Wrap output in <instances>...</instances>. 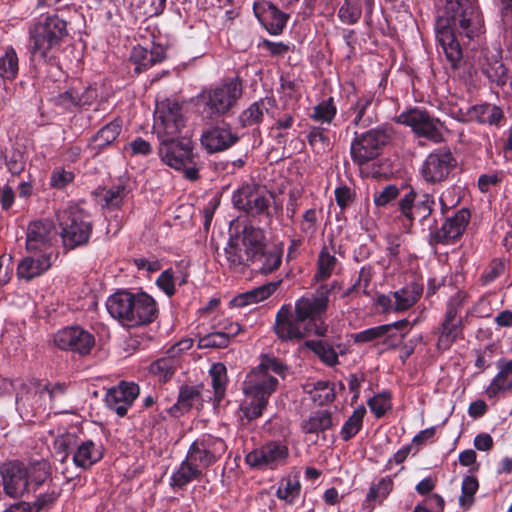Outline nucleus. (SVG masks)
Instances as JSON below:
<instances>
[{"mask_svg": "<svg viewBox=\"0 0 512 512\" xmlns=\"http://www.w3.org/2000/svg\"><path fill=\"white\" fill-rule=\"evenodd\" d=\"M53 447L61 462H65L71 454L74 465L84 470L98 463L104 455L101 442L86 438L81 431L58 435Z\"/></svg>", "mask_w": 512, "mask_h": 512, "instance_id": "obj_5", "label": "nucleus"}, {"mask_svg": "<svg viewBox=\"0 0 512 512\" xmlns=\"http://www.w3.org/2000/svg\"><path fill=\"white\" fill-rule=\"evenodd\" d=\"M307 346L319 357V359L328 366L338 364V354L333 345L324 340H312L307 342Z\"/></svg>", "mask_w": 512, "mask_h": 512, "instance_id": "obj_49", "label": "nucleus"}, {"mask_svg": "<svg viewBox=\"0 0 512 512\" xmlns=\"http://www.w3.org/2000/svg\"><path fill=\"white\" fill-rule=\"evenodd\" d=\"M73 171L66 170L63 167H55L50 176V186L54 189H64L74 181Z\"/></svg>", "mask_w": 512, "mask_h": 512, "instance_id": "obj_62", "label": "nucleus"}, {"mask_svg": "<svg viewBox=\"0 0 512 512\" xmlns=\"http://www.w3.org/2000/svg\"><path fill=\"white\" fill-rule=\"evenodd\" d=\"M367 405L376 418H381L392 408L391 395L388 392L376 394L367 401Z\"/></svg>", "mask_w": 512, "mask_h": 512, "instance_id": "obj_57", "label": "nucleus"}, {"mask_svg": "<svg viewBox=\"0 0 512 512\" xmlns=\"http://www.w3.org/2000/svg\"><path fill=\"white\" fill-rule=\"evenodd\" d=\"M462 331V324L442 323L438 331L437 348L442 351L448 350L457 339L462 337Z\"/></svg>", "mask_w": 512, "mask_h": 512, "instance_id": "obj_45", "label": "nucleus"}, {"mask_svg": "<svg viewBox=\"0 0 512 512\" xmlns=\"http://www.w3.org/2000/svg\"><path fill=\"white\" fill-rule=\"evenodd\" d=\"M339 283L321 285L315 293H307L295 302V312L300 320L308 323L313 333L317 336H325L328 326L323 319L329 304V295Z\"/></svg>", "mask_w": 512, "mask_h": 512, "instance_id": "obj_7", "label": "nucleus"}, {"mask_svg": "<svg viewBox=\"0 0 512 512\" xmlns=\"http://www.w3.org/2000/svg\"><path fill=\"white\" fill-rule=\"evenodd\" d=\"M365 414L366 408L363 405L358 406L353 411L341 427L340 437L342 440L349 441L358 434L363 426Z\"/></svg>", "mask_w": 512, "mask_h": 512, "instance_id": "obj_42", "label": "nucleus"}, {"mask_svg": "<svg viewBox=\"0 0 512 512\" xmlns=\"http://www.w3.org/2000/svg\"><path fill=\"white\" fill-rule=\"evenodd\" d=\"M497 374L485 389L488 398H496L512 391V359H500L496 363Z\"/></svg>", "mask_w": 512, "mask_h": 512, "instance_id": "obj_30", "label": "nucleus"}, {"mask_svg": "<svg viewBox=\"0 0 512 512\" xmlns=\"http://www.w3.org/2000/svg\"><path fill=\"white\" fill-rule=\"evenodd\" d=\"M186 281V276L182 273H177L172 268L164 270L157 278L156 285L163 291L168 297H171L175 293L176 283L181 285Z\"/></svg>", "mask_w": 512, "mask_h": 512, "instance_id": "obj_48", "label": "nucleus"}, {"mask_svg": "<svg viewBox=\"0 0 512 512\" xmlns=\"http://www.w3.org/2000/svg\"><path fill=\"white\" fill-rule=\"evenodd\" d=\"M68 35L67 22L57 14L35 18L28 27L31 58L44 64H56Z\"/></svg>", "mask_w": 512, "mask_h": 512, "instance_id": "obj_3", "label": "nucleus"}, {"mask_svg": "<svg viewBox=\"0 0 512 512\" xmlns=\"http://www.w3.org/2000/svg\"><path fill=\"white\" fill-rule=\"evenodd\" d=\"M381 327L385 328L383 336H381L383 348L394 349L402 343L412 325L407 319H402L390 324H383Z\"/></svg>", "mask_w": 512, "mask_h": 512, "instance_id": "obj_34", "label": "nucleus"}, {"mask_svg": "<svg viewBox=\"0 0 512 512\" xmlns=\"http://www.w3.org/2000/svg\"><path fill=\"white\" fill-rule=\"evenodd\" d=\"M478 65L482 74L499 87L510 80L508 68L503 63L502 50L499 47H486L481 50Z\"/></svg>", "mask_w": 512, "mask_h": 512, "instance_id": "obj_17", "label": "nucleus"}, {"mask_svg": "<svg viewBox=\"0 0 512 512\" xmlns=\"http://www.w3.org/2000/svg\"><path fill=\"white\" fill-rule=\"evenodd\" d=\"M64 245L74 248L85 244L92 231L88 214L76 204H67L56 213Z\"/></svg>", "mask_w": 512, "mask_h": 512, "instance_id": "obj_8", "label": "nucleus"}, {"mask_svg": "<svg viewBox=\"0 0 512 512\" xmlns=\"http://www.w3.org/2000/svg\"><path fill=\"white\" fill-rule=\"evenodd\" d=\"M226 450L227 445L221 437L204 433L191 443L187 456L198 466L206 469L215 464Z\"/></svg>", "mask_w": 512, "mask_h": 512, "instance_id": "obj_15", "label": "nucleus"}, {"mask_svg": "<svg viewBox=\"0 0 512 512\" xmlns=\"http://www.w3.org/2000/svg\"><path fill=\"white\" fill-rule=\"evenodd\" d=\"M375 100V92L365 91L361 93L355 102L351 103L350 111L354 114L352 123L355 126L364 125V115Z\"/></svg>", "mask_w": 512, "mask_h": 512, "instance_id": "obj_50", "label": "nucleus"}, {"mask_svg": "<svg viewBox=\"0 0 512 512\" xmlns=\"http://www.w3.org/2000/svg\"><path fill=\"white\" fill-rule=\"evenodd\" d=\"M59 494L57 487L49 486L45 493L37 496L32 506L36 511L41 512L43 509L51 507L59 497Z\"/></svg>", "mask_w": 512, "mask_h": 512, "instance_id": "obj_64", "label": "nucleus"}, {"mask_svg": "<svg viewBox=\"0 0 512 512\" xmlns=\"http://www.w3.org/2000/svg\"><path fill=\"white\" fill-rule=\"evenodd\" d=\"M289 457L288 446L280 441H268L254 448L245 456V463L257 470H275L286 464Z\"/></svg>", "mask_w": 512, "mask_h": 512, "instance_id": "obj_11", "label": "nucleus"}, {"mask_svg": "<svg viewBox=\"0 0 512 512\" xmlns=\"http://www.w3.org/2000/svg\"><path fill=\"white\" fill-rule=\"evenodd\" d=\"M242 95L238 78L229 79L202 89L196 96V105L209 119L225 116Z\"/></svg>", "mask_w": 512, "mask_h": 512, "instance_id": "obj_6", "label": "nucleus"}, {"mask_svg": "<svg viewBox=\"0 0 512 512\" xmlns=\"http://www.w3.org/2000/svg\"><path fill=\"white\" fill-rule=\"evenodd\" d=\"M176 366L177 360L167 352L166 356L161 357L150 364L149 372L156 376L160 381H167L173 376Z\"/></svg>", "mask_w": 512, "mask_h": 512, "instance_id": "obj_47", "label": "nucleus"}, {"mask_svg": "<svg viewBox=\"0 0 512 512\" xmlns=\"http://www.w3.org/2000/svg\"><path fill=\"white\" fill-rule=\"evenodd\" d=\"M457 160L448 148L440 147L430 152L420 167V175L428 184L445 181L456 168Z\"/></svg>", "mask_w": 512, "mask_h": 512, "instance_id": "obj_14", "label": "nucleus"}, {"mask_svg": "<svg viewBox=\"0 0 512 512\" xmlns=\"http://www.w3.org/2000/svg\"><path fill=\"white\" fill-rule=\"evenodd\" d=\"M106 308L111 317L128 328L150 324L158 316L157 303L146 292L119 290L107 298Z\"/></svg>", "mask_w": 512, "mask_h": 512, "instance_id": "obj_4", "label": "nucleus"}, {"mask_svg": "<svg viewBox=\"0 0 512 512\" xmlns=\"http://www.w3.org/2000/svg\"><path fill=\"white\" fill-rule=\"evenodd\" d=\"M274 329L282 340L302 339L313 332L310 325L300 320L296 313L293 315L290 306L286 305L277 312Z\"/></svg>", "mask_w": 512, "mask_h": 512, "instance_id": "obj_22", "label": "nucleus"}, {"mask_svg": "<svg viewBox=\"0 0 512 512\" xmlns=\"http://www.w3.org/2000/svg\"><path fill=\"white\" fill-rule=\"evenodd\" d=\"M445 14L436 24V40L447 61L456 68L462 59V49L455 29L468 40L479 38L485 31L483 14L477 0H446Z\"/></svg>", "mask_w": 512, "mask_h": 512, "instance_id": "obj_1", "label": "nucleus"}, {"mask_svg": "<svg viewBox=\"0 0 512 512\" xmlns=\"http://www.w3.org/2000/svg\"><path fill=\"white\" fill-rule=\"evenodd\" d=\"M479 483L476 477L467 475L462 480L461 495L459 497V506L463 510H468L475 501V494L478 491Z\"/></svg>", "mask_w": 512, "mask_h": 512, "instance_id": "obj_52", "label": "nucleus"}, {"mask_svg": "<svg viewBox=\"0 0 512 512\" xmlns=\"http://www.w3.org/2000/svg\"><path fill=\"white\" fill-rule=\"evenodd\" d=\"M203 468L198 466L197 463L190 460L186 455V458L180 463L178 468L173 471L170 476V486L173 489H181L187 484L196 480L202 476Z\"/></svg>", "mask_w": 512, "mask_h": 512, "instance_id": "obj_32", "label": "nucleus"}, {"mask_svg": "<svg viewBox=\"0 0 512 512\" xmlns=\"http://www.w3.org/2000/svg\"><path fill=\"white\" fill-rule=\"evenodd\" d=\"M253 11L258 20L271 35L282 34L289 20V14L282 12L272 2L258 0L253 5Z\"/></svg>", "mask_w": 512, "mask_h": 512, "instance_id": "obj_25", "label": "nucleus"}, {"mask_svg": "<svg viewBox=\"0 0 512 512\" xmlns=\"http://www.w3.org/2000/svg\"><path fill=\"white\" fill-rule=\"evenodd\" d=\"M280 281L270 282L265 285L259 286L252 290L246 291L235 296L231 301L232 307H245L251 304L258 303L270 297L278 288Z\"/></svg>", "mask_w": 512, "mask_h": 512, "instance_id": "obj_33", "label": "nucleus"}, {"mask_svg": "<svg viewBox=\"0 0 512 512\" xmlns=\"http://www.w3.org/2000/svg\"><path fill=\"white\" fill-rule=\"evenodd\" d=\"M51 266V253L27 256L17 267V275L27 281L40 276Z\"/></svg>", "mask_w": 512, "mask_h": 512, "instance_id": "obj_31", "label": "nucleus"}, {"mask_svg": "<svg viewBox=\"0 0 512 512\" xmlns=\"http://www.w3.org/2000/svg\"><path fill=\"white\" fill-rule=\"evenodd\" d=\"M139 395V386L133 382H121L106 393V404L118 416L123 417Z\"/></svg>", "mask_w": 512, "mask_h": 512, "instance_id": "obj_26", "label": "nucleus"}, {"mask_svg": "<svg viewBox=\"0 0 512 512\" xmlns=\"http://www.w3.org/2000/svg\"><path fill=\"white\" fill-rule=\"evenodd\" d=\"M318 211L314 208L306 210L300 221L299 230L303 237L307 239H313L316 236L318 230Z\"/></svg>", "mask_w": 512, "mask_h": 512, "instance_id": "obj_55", "label": "nucleus"}, {"mask_svg": "<svg viewBox=\"0 0 512 512\" xmlns=\"http://www.w3.org/2000/svg\"><path fill=\"white\" fill-rule=\"evenodd\" d=\"M29 490L36 491L50 477V467L46 461H35L26 466Z\"/></svg>", "mask_w": 512, "mask_h": 512, "instance_id": "obj_43", "label": "nucleus"}, {"mask_svg": "<svg viewBox=\"0 0 512 512\" xmlns=\"http://www.w3.org/2000/svg\"><path fill=\"white\" fill-rule=\"evenodd\" d=\"M184 126L182 107L178 102L166 99L156 104L153 131L160 141L178 138Z\"/></svg>", "mask_w": 512, "mask_h": 512, "instance_id": "obj_10", "label": "nucleus"}, {"mask_svg": "<svg viewBox=\"0 0 512 512\" xmlns=\"http://www.w3.org/2000/svg\"><path fill=\"white\" fill-rule=\"evenodd\" d=\"M337 265V258L327 248L321 250L318 257V270L315 274L317 281L328 279Z\"/></svg>", "mask_w": 512, "mask_h": 512, "instance_id": "obj_53", "label": "nucleus"}, {"mask_svg": "<svg viewBox=\"0 0 512 512\" xmlns=\"http://www.w3.org/2000/svg\"><path fill=\"white\" fill-rule=\"evenodd\" d=\"M158 153L162 162L175 170L193 163L192 142L186 138L161 140Z\"/></svg>", "mask_w": 512, "mask_h": 512, "instance_id": "obj_16", "label": "nucleus"}, {"mask_svg": "<svg viewBox=\"0 0 512 512\" xmlns=\"http://www.w3.org/2000/svg\"><path fill=\"white\" fill-rule=\"evenodd\" d=\"M56 240V231L51 221L37 220L29 224L26 236V248L30 252L52 254V243Z\"/></svg>", "mask_w": 512, "mask_h": 512, "instance_id": "obj_23", "label": "nucleus"}, {"mask_svg": "<svg viewBox=\"0 0 512 512\" xmlns=\"http://www.w3.org/2000/svg\"><path fill=\"white\" fill-rule=\"evenodd\" d=\"M433 204L434 200L429 194L418 195L411 191L400 200L399 207L410 222H422L430 216Z\"/></svg>", "mask_w": 512, "mask_h": 512, "instance_id": "obj_27", "label": "nucleus"}, {"mask_svg": "<svg viewBox=\"0 0 512 512\" xmlns=\"http://www.w3.org/2000/svg\"><path fill=\"white\" fill-rule=\"evenodd\" d=\"M502 181L503 173L494 171L480 175L477 185L482 193L493 194L499 189Z\"/></svg>", "mask_w": 512, "mask_h": 512, "instance_id": "obj_58", "label": "nucleus"}, {"mask_svg": "<svg viewBox=\"0 0 512 512\" xmlns=\"http://www.w3.org/2000/svg\"><path fill=\"white\" fill-rule=\"evenodd\" d=\"M232 202L235 208L252 216L264 213L270 206L269 197L253 184L242 185L234 191Z\"/></svg>", "mask_w": 512, "mask_h": 512, "instance_id": "obj_20", "label": "nucleus"}, {"mask_svg": "<svg viewBox=\"0 0 512 512\" xmlns=\"http://www.w3.org/2000/svg\"><path fill=\"white\" fill-rule=\"evenodd\" d=\"M313 400L319 405L330 403L335 398L334 389L328 381H317L314 384Z\"/></svg>", "mask_w": 512, "mask_h": 512, "instance_id": "obj_63", "label": "nucleus"}, {"mask_svg": "<svg viewBox=\"0 0 512 512\" xmlns=\"http://www.w3.org/2000/svg\"><path fill=\"white\" fill-rule=\"evenodd\" d=\"M468 119L481 124L497 125L503 118V111L496 105L479 104L472 106L467 112Z\"/></svg>", "mask_w": 512, "mask_h": 512, "instance_id": "obj_36", "label": "nucleus"}, {"mask_svg": "<svg viewBox=\"0 0 512 512\" xmlns=\"http://www.w3.org/2000/svg\"><path fill=\"white\" fill-rule=\"evenodd\" d=\"M301 492L299 475H288L283 477L278 485L276 495L287 504H294Z\"/></svg>", "mask_w": 512, "mask_h": 512, "instance_id": "obj_39", "label": "nucleus"}, {"mask_svg": "<svg viewBox=\"0 0 512 512\" xmlns=\"http://www.w3.org/2000/svg\"><path fill=\"white\" fill-rule=\"evenodd\" d=\"M261 239L262 229L255 227H245L242 236L231 238L224 249L229 268L242 273L252 265L254 251Z\"/></svg>", "mask_w": 512, "mask_h": 512, "instance_id": "obj_9", "label": "nucleus"}, {"mask_svg": "<svg viewBox=\"0 0 512 512\" xmlns=\"http://www.w3.org/2000/svg\"><path fill=\"white\" fill-rule=\"evenodd\" d=\"M19 72V58L13 46H6L0 55V78L13 81Z\"/></svg>", "mask_w": 512, "mask_h": 512, "instance_id": "obj_37", "label": "nucleus"}, {"mask_svg": "<svg viewBox=\"0 0 512 512\" xmlns=\"http://www.w3.org/2000/svg\"><path fill=\"white\" fill-rule=\"evenodd\" d=\"M253 255L252 266L253 270L262 274H269L278 269L282 262V252L279 249H266L265 234L262 230V239L260 244L255 249Z\"/></svg>", "mask_w": 512, "mask_h": 512, "instance_id": "obj_29", "label": "nucleus"}, {"mask_svg": "<svg viewBox=\"0 0 512 512\" xmlns=\"http://www.w3.org/2000/svg\"><path fill=\"white\" fill-rule=\"evenodd\" d=\"M394 482L390 476L380 478L370 485L365 497V503L371 509L381 505L393 491Z\"/></svg>", "mask_w": 512, "mask_h": 512, "instance_id": "obj_35", "label": "nucleus"}, {"mask_svg": "<svg viewBox=\"0 0 512 512\" xmlns=\"http://www.w3.org/2000/svg\"><path fill=\"white\" fill-rule=\"evenodd\" d=\"M269 99H260L252 103L239 115V122L243 127L258 125L262 122L264 114L268 112Z\"/></svg>", "mask_w": 512, "mask_h": 512, "instance_id": "obj_40", "label": "nucleus"}, {"mask_svg": "<svg viewBox=\"0 0 512 512\" xmlns=\"http://www.w3.org/2000/svg\"><path fill=\"white\" fill-rule=\"evenodd\" d=\"M54 343L61 350L87 355L95 344L94 336L80 326L65 327L54 335Z\"/></svg>", "mask_w": 512, "mask_h": 512, "instance_id": "obj_18", "label": "nucleus"}, {"mask_svg": "<svg viewBox=\"0 0 512 512\" xmlns=\"http://www.w3.org/2000/svg\"><path fill=\"white\" fill-rule=\"evenodd\" d=\"M214 390V402L220 403L223 399L227 385V369L222 363H214L209 370Z\"/></svg>", "mask_w": 512, "mask_h": 512, "instance_id": "obj_44", "label": "nucleus"}, {"mask_svg": "<svg viewBox=\"0 0 512 512\" xmlns=\"http://www.w3.org/2000/svg\"><path fill=\"white\" fill-rule=\"evenodd\" d=\"M337 112L334 100L330 97L314 107L311 118L322 123H331Z\"/></svg>", "mask_w": 512, "mask_h": 512, "instance_id": "obj_56", "label": "nucleus"}, {"mask_svg": "<svg viewBox=\"0 0 512 512\" xmlns=\"http://www.w3.org/2000/svg\"><path fill=\"white\" fill-rule=\"evenodd\" d=\"M422 289L416 285H407L392 293L395 300V312H403L411 308L420 298Z\"/></svg>", "mask_w": 512, "mask_h": 512, "instance_id": "obj_38", "label": "nucleus"}, {"mask_svg": "<svg viewBox=\"0 0 512 512\" xmlns=\"http://www.w3.org/2000/svg\"><path fill=\"white\" fill-rule=\"evenodd\" d=\"M201 395L198 387L195 386H182L179 391L178 401L174 408L182 412L189 410L191 407L200 402Z\"/></svg>", "mask_w": 512, "mask_h": 512, "instance_id": "obj_54", "label": "nucleus"}, {"mask_svg": "<svg viewBox=\"0 0 512 512\" xmlns=\"http://www.w3.org/2000/svg\"><path fill=\"white\" fill-rule=\"evenodd\" d=\"M397 122L410 127L418 137L434 143L443 140L442 123L421 108L414 107L401 112L397 116Z\"/></svg>", "mask_w": 512, "mask_h": 512, "instance_id": "obj_13", "label": "nucleus"}, {"mask_svg": "<svg viewBox=\"0 0 512 512\" xmlns=\"http://www.w3.org/2000/svg\"><path fill=\"white\" fill-rule=\"evenodd\" d=\"M362 10L359 5L353 4L351 0H344L338 10L339 20L346 25H354L361 18Z\"/></svg>", "mask_w": 512, "mask_h": 512, "instance_id": "obj_59", "label": "nucleus"}, {"mask_svg": "<svg viewBox=\"0 0 512 512\" xmlns=\"http://www.w3.org/2000/svg\"><path fill=\"white\" fill-rule=\"evenodd\" d=\"M228 345L229 340L221 331L208 333L198 339V347L200 349L225 348Z\"/></svg>", "mask_w": 512, "mask_h": 512, "instance_id": "obj_61", "label": "nucleus"}, {"mask_svg": "<svg viewBox=\"0 0 512 512\" xmlns=\"http://www.w3.org/2000/svg\"><path fill=\"white\" fill-rule=\"evenodd\" d=\"M239 140L238 134L227 123L211 126L203 131L200 141L208 153L227 150Z\"/></svg>", "mask_w": 512, "mask_h": 512, "instance_id": "obj_24", "label": "nucleus"}, {"mask_svg": "<svg viewBox=\"0 0 512 512\" xmlns=\"http://www.w3.org/2000/svg\"><path fill=\"white\" fill-rule=\"evenodd\" d=\"M470 219L467 209L458 210L452 217L446 219L441 228L431 234L435 243L449 244L459 238L465 231Z\"/></svg>", "mask_w": 512, "mask_h": 512, "instance_id": "obj_28", "label": "nucleus"}, {"mask_svg": "<svg viewBox=\"0 0 512 512\" xmlns=\"http://www.w3.org/2000/svg\"><path fill=\"white\" fill-rule=\"evenodd\" d=\"M332 425V417L328 411H316L301 424V429L306 434H318L329 429Z\"/></svg>", "mask_w": 512, "mask_h": 512, "instance_id": "obj_41", "label": "nucleus"}, {"mask_svg": "<svg viewBox=\"0 0 512 512\" xmlns=\"http://www.w3.org/2000/svg\"><path fill=\"white\" fill-rule=\"evenodd\" d=\"M121 132V124L118 121H113L101 128L92 139V144L95 149H101L110 145L116 140Z\"/></svg>", "mask_w": 512, "mask_h": 512, "instance_id": "obj_51", "label": "nucleus"}, {"mask_svg": "<svg viewBox=\"0 0 512 512\" xmlns=\"http://www.w3.org/2000/svg\"><path fill=\"white\" fill-rule=\"evenodd\" d=\"M167 0H130V6L136 16L153 17L163 13Z\"/></svg>", "mask_w": 512, "mask_h": 512, "instance_id": "obj_46", "label": "nucleus"}, {"mask_svg": "<svg viewBox=\"0 0 512 512\" xmlns=\"http://www.w3.org/2000/svg\"><path fill=\"white\" fill-rule=\"evenodd\" d=\"M26 465L20 461H10L0 466L4 493L13 499L21 498L29 492Z\"/></svg>", "mask_w": 512, "mask_h": 512, "instance_id": "obj_19", "label": "nucleus"}, {"mask_svg": "<svg viewBox=\"0 0 512 512\" xmlns=\"http://www.w3.org/2000/svg\"><path fill=\"white\" fill-rule=\"evenodd\" d=\"M307 139L313 151L317 154L324 153L329 148V138L324 134L321 128L312 127L309 130Z\"/></svg>", "mask_w": 512, "mask_h": 512, "instance_id": "obj_60", "label": "nucleus"}, {"mask_svg": "<svg viewBox=\"0 0 512 512\" xmlns=\"http://www.w3.org/2000/svg\"><path fill=\"white\" fill-rule=\"evenodd\" d=\"M283 374V365L276 358L264 357L247 376L243 384L245 399L240 409L248 420L263 414L270 396L276 391L278 379Z\"/></svg>", "mask_w": 512, "mask_h": 512, "instance_id": "obj_2", "label": "nucleus"}, {"mask_svg": "<svg viewBox=\"0 0 512 512\" xmlns=\"http://www.w3.org/2000/svg\"><path fill=\"white\" fill-rule=\"evenodd\" d=\"M16 407L23 419L47 410V384L37 380L22 383L16 394Z\"/></svg>", "mask_w": 512, "mask_h": 512, "instance_id": "obj_12", "label": "nucleus"}, {"mask_svg": "<svg viewBox=\"0 0 512 512\" xmlns=\"http://www.w3.org/2000/svg\"><path fill=\"white\" fill-rule=\"evenodd\" d=\"M386 134L382 131L370 130L351 143L352 160L363 165L380 154L381 147L386 142Z\"/></svg>", "mask_w": 512, "mask_h": 512, "instance_id": "obj_21", "label": "nucleus"}]
</instances>
